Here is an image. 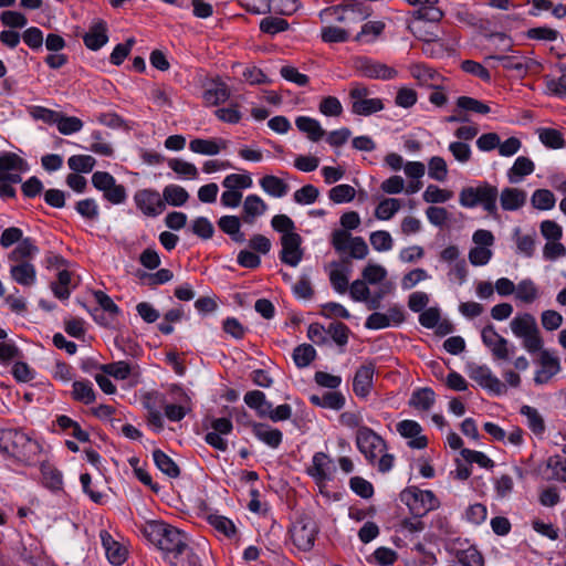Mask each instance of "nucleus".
Listing matches in <instances>:
<instances>
[{
	"instance_id": "1",
	"label": "nucleus",
	"mask_w": 566,
	"mask_h": 566,
	"mask_svg": "<svg viewBox=\"0 0 566 566\" xmlns=\"http://www.w3.org/2000/svg\"><path fill=\"white\" fill-rule=\"evenodd\" d=\"M140 532L163 552L164 559L171 566H200L199 557L189 546L187 534L181 530L163 521H147Z\"/></svg>"
},
{
	"instance_id": "2",
	"label": "nucleus",
	"mask_w": 566,
	"mask_h": 566,
	"mask_svg": "<svg viewBox=\"0 0 566 566\" xmlns=\"http://www.w3.org/2000/svg\"><path fill=\"white\" fill-rule=\"evenodd\" d=\"M0 452L24 465L40 462L42 444L19 428L0 429Z\"/></svg>"
},
{
	"instance_id": "3",
	"label": "nucleus",
	"mask_w": 566,
	"mask_h": 566,
	"mask_svg": "<svg viewBox=\"0 0 566 566\" xmlns=\"http://www.w3.org/2000/svg\"><path fill=\"white\" fill-rule=\"evenodd\" d=\"M342 229H336L331 234V244L339 253L348 252L350 258L363 260L368 254V245L364 238L353 237L349 231L356 230L360 224L359 213L356 211L344 212L339 218Z\"/></svg>"
},
{
	"instance_id": "4",
	"label": "nucleus",
	"mask_w": 566,
	"mask_h": 566,
	"mask_svg": "<svg viewBox=\"0 0 566 566\" xmlns=\"http://www.w3.org/2000/svg\"><path fill=\"white\" fill-rule=\"evenodd\" d=\"M499 190L488 181H482L475 187H464L459 195V202L464 208L481 206L490 216L497 213Z\"/></svg>"
},
{
	"instance_id": "5",
	"label": "nucleus",
	"mask_w": 566,
	"mask_h": 566,
	"mask_svg": "<svg viewBox=\"0 0 566 566\" xmlns=\"http://www.w3.org/2000/svg\"><path fill=\"white\" fill-rule=\"evenodd\" d=\"M370 90L360 82H352L348 91L350 112L358 116H370L385 108L381 98L370 97Z\"/></svg>"
},
{
	"instance_id": "6",
	"label": "nucleus",
	"mask_w": 566,
	"mask_h": 566,
	"mask_svg": "<svg viewBox=\"0 0 566 566\" xmlns=\"http://www.w3.org/2000/svg\"><path fill=\"white\" fill-rule=\"evenodd\" d=\"M400 500L415 517H422L440 506V501L431 490H420L418 486L405 489L400 493Z\"/></svg>"
},
{
	"instance_id": "7",
	"label": "nucleus",
	"mask_w": 566,
	"mask_h": 566,
	"mask_svg": "<svg viewBox=\"0 0 566 566\" xmlns=\"http://www.w3.org/2000/svg\"><path fill=\"white\" fill-rule=\"evenodd\" d=\"M356 446L370 464H374L378 455L386 450L385 440L368 427H360L357 430Z\"/></svg>"
},
{
	"instance_id": "8",
	"label": "nucleus",
	"mask_w": 566,
	"mask_h": 566,
	"mask_svg": "<svg viewBox=\"0 0 566 566\" xmlns=\"http://www.w3.org/2000/svg\"><path fill=\"white\" fill-rule=\"evenodd\" d=\"M318 528L315 521L308 516H302L290 528L293 544L303 552L313 548Z\"/></svg>"
},
{
	"instance_id": "9",
	"label": "nucleus",
	"mask_w": 566,
	"mask_h": 566,
	"mask_svg": "<svg viewBox=\"0 0 566 566\" xmlns=\"http://www.w3.org/2000/svg\"><path fill=\"white\" fill-rule=\"evenodd\" d=\"M134 202L137 209L146 217L155 218L166 209L165 201L155 189L137 190L134 195Z\"/></svg>"
},
{
	"instance_id": "10",
	"label": "nucleus",
	"mask_w": 566,
	"mask_h": 566,
	"mask_svg": "<svg viewBox=\"0 0 566 566\" xmlns=\"http://www.w3.org/2000/svg\"><path fill=\"white\" fill-rule=\"evenodd\" d=\"M356 69L365 77L382 81L392 80L398 74L394 67L367 56L356 60Z\"/></svg>"
},
{
	"instance_id": "11",
	"label": "nucleus",
	"mask_w": 566,
	"mask_h": 566,
	"mask_svg": "<svg viewBox=\"0 0 566 566\" xmlns=\"http://www.w3.org/2000/svg\"><path fill=\"white\" fill-rule=\"evenodd\" d=\"M172 397L166 400L164 409L168 420L178 422L192 411V398L186 391H171Z\"/></svg>"
},
{
	"instance_id": "12",
	"label": "nucleus",
	"mask_w": 566,
	"mask_h": 566,
	"mask_svg": "<svg viewBox=\"0 0 566 566\" xmlns=\"http://www.w3.org/2000/svg\"><path fill=\"white\" fill-rule=\"evenodd\" d=\"M538 369L535 373L534 381L537 386L546 385L560 371L559 358L549 350L543 349L536 360Z\"/></svg>"
},
{
	"instance_id": "13",
	"label": "nucleus",
	"mask_w": 566,
	"mask_h": 566,
	"mask_svg": "<svg viewBox=\"0 0 566 566\" xmlns=\"http://www.w3.org/2000/svg\"><path fill=\"white\" fill-rule=\"evenodd\" d=\"M281 244L280 260L290 266H296L303 258L302 237L298 233H285L281 237Z\"/></svg>"
},
{
	"instance_id": "14",
	"label": "nucleus",
	"mask_w": 566,
	"mask_h": 566,
	"mask_svg": "<svg viewBox=\"0 0 566 566\" xmlns=\"http://www.w3.org/2000/svg\"><path fill=\"white\" fill-rule=\"evenodd\" d=\"M483 344L492 352L496 359L506 360L510 357L507 340L502 337L492 324H488L481 332Z\"/></svg>"
},
{
	"instance_id": "15",
	"label": "nucleus",
	"mask_w": 566,
	"mask_h": 566,
	"mask_svg": "<svg viewBox=\"0 0 566 566\" xmlns=\"http://www.w3.org/2000/svg\"><path fill=\"white\" fill-rule=\"evenodd\" d=\"M108 42V25L106 21H94L83 35L84 45L91 51H98Z\"/></svg>"
},
{
	"instance_id": "16",
	"label": "nucleus",
	"mask_w": 566,
	"mask_h": 566,
	"mask_svg": "<svg viewBox=\"0 0 566 566\" xmlns=\"http://www.w3.org/2000/svg\"><path fill=\"white\" fill-rule=\"evenodd\" d=\"M468 376L483 389H501L503 384L496 378L485 365L470 364Z\"/></svg>"
},
{
	"instance_id": "17",
	"label": "nucleus",
	"mask_w": 566,
	"mask_h": 566,
	"mask_svg": "<svg viewBox=\"0 0 566 566\" xmlns=\"http://www.w3.org/2000/svg\"><path fill=\"white\" fill-rule=\"evenodd\" d=\"M397 431L405 438L411 439L408 446L412 449H423L428 446V439L420 436L422 428L413 420H402L397 424Z\"/></svg>"
},
{
	"instance_id": "18",
	"label": "nucleus",
	"mask_w": 566,
	"mask_h": 566,
	"mask_svg": "<svg viewBox=\"0 0 566 566\" xmlns=\"http://www.w3.org/2000/svg\"><path fill=\"white\" fill-rule=\"evenodd\" d=\"M251 430L254 437L272 449H277L283 441V433L277 428H272L268 423L252 422Z\"/></svg>"
},
{
	"instance_id": "19",
	"label": "nucleus",
	"mask_w": 566,
	"mask_h": 566,
	"mask_svg": "<svg viewBox=\"0 0 566 566\" xmlns=\"http://www.w3.org/2000/svg\"><path fill=\"white\" fill-rule=\"evenodd\" d=\"M229 142L223 138H195L189 143V149L192 153L205 155V156H216L221 150L227 149Z\"/></svg>"
},
{
	"instance_id": "20",
	"label": "nucleus",
	"mask_w": 566,
	"mask_h": 566,
	"mask_svg": "<svg viewBox=\"0 0 566 566\" xmlns=\"http://www.w3.org/2000/svg\"><path fill=\"white\" fill-rule=\"evenodd\" d=\"M556 67L560 75L558 77L545 75V90L548 95L566 98V57L558 62Z\"/></svg>"
},
{
	"instance_id": "21",
	"label": "nucleus",
	"mask_w": 566,
	"mask_h": 566,
	"mask_svg": "<svg viewBox=\"0 0 566 566\" xmlns=\"http://www.w3.org/2000/svg\"><path fill=\"white\" fill-rule=\"evenodd\" d=\"M310 401L317 407L340 410L345 406V397L340 391H318L310 396Z\"/></svg>"
},
{
	"instance_id": "22",
	"label": "nucleus",
	"mask_w": 566,
	"mask_h": 566,
	"mask_svg": "<svg viewBox=\"0 0 566 566\" xmlns=\"http://www.w3.org/2000/svg\"><path fill=\"white\" fill-rule=\"evenodd\" d=\"M101 539L106 552L107 559L111 564L119 566L127 558L126 548L118 542L114 541L106 531L101 532Z\"/></svg>"
},
{
	"instance_id": "23",
	"label": "nucleus",
	"mask_w": 566,
	"mask_h": 566,
	"mask_svg": "<svg viewBox=\"0 0 566 566\" xmlns=\"http://www.w3.org/2000/svg\"><path fill=\"white\" fill-rule=\"evenodd\" d=\"M17 264L11 265L10 275L11 279L22 286H32L36 281V270L31 262H15Z\"/></svg>"
},
{
	"instance_id": "24",
	"label": "nucleus",
	"mask_w": 566,
	"mask_h": 566,
	"mask_svg": "<svg viewBox=\"0 0 566 566\" xmlns=\"http://www.w3.org/2000/svg\"><path fill=\"white\" fill-rule=\"evenodd\" d=\"M526 192L517 188H504L500 195L501 207L505 211H514L525 205Z\"/></svg>"
},
{
	"instance_id": "25",
	"label": "nucleus",
	"mask_w": 566,
	"mask_h": 566,
	"mask_svg": "<svg viewBox=\"0 0 566 566\" xmlns=\"http://www.w3.org/2000/svg\"><path fill=\"white\" fill-rule=\"evenodd\" d=\"M39 252V248L35 245L34 240L30 237L23 238L17 247L9 253L8 259L12 262H30Z\"/></svg>"
},
{
	"instance_id": "26",
	"label": "nucleus",
	"mask_w": 566,
	"mask_h": 566,
	"mask_svg": "<svg viewBox=\"0 0 566 566\" xmlns=\"http://www.w3.org/2000/svg\"><path fill=\"white\" fill-rule=\"evenodd\" d=\"M327 454L324 452H316L312 459V467L307 469L308 475H311L318 485H322L326 480L329 479L327 467L329 463Z\"/></svg>"
},
{
	"instance_id": "27",
	"label": "nucleus",
	"mask_w": 566,
	"mask_h": 566,
	"mask_svg": "<svg viewBox=\"0 0 566 566\" xmlns=\"http://www.w3.org/2000/svg\"><path fill=\"white\" fill-rule=\"evenodd\" d=\"M230 97V88L224 82H217L213 86L206 88L202 99L206 106H218Z\"/></svg>"
},
{
	"instance_id": "28",
	"label": "nucleus",
	"mask_w": 566,
	"mask_h": 566,
	"mask_svg": "<svg viewBox=\"0 0 566 566\" xmlns=\"http://www.w3.org/2000/svg\"><path fill=\"white\" fill-rule=\"evenodd\" d=\"M297 129L307 135L312 142H318L324 135L325 130L322 128L319 122L308 116H298L295 119Z\"/></svg>"
},
{
	"instance_id": "29",
	"label": "nucleus",
	"mask_w": 566,
	"mask_h": 566,
	"mask_svg": "<svg viewBox=\"0 0 566 566\" xmlns=\"http://www.w3.org/2000/svg\"><path fill=\"white\" fill-rule=\"evenodd\" d=\"M510 325L513 334L518 338H522L538 328L535 317L530 313L515 316L511 321Z\"/></svg>"
},
{
	"instance_id": "30",
	"label": "nucleus",
	"mask_w": 566,
	"mask_h": 566,
	"mask_svg": "<svg viewBox=\"0 0 566 566\" xmlns=\"http://www.w3.org/2000/svg\"><path fill=\"white\" fill-rule=\"evenodd\" d=\"M407 4L412 7H420V17L431 21L438 22L443 18V12L436 7L438 0H403Z\"/></svg>"
},
{
	"instance_id": "31",
	"label": "nucleus",
	"mask_w": 566,
	"mask_h": 566,
	"mask_svg": "<svg viewBox=\"0 0 566 566\" xmlns=\"http://www.w3.org/2000/svg\"><path fill=\"white\" fill-rule=\"evenodd\" d=\"M261 188L270 196L282 198L289 192V185L281 178L266 175L260 179Z\"/></svg>"
},
{
	"instance_id": "32",
	"label": "nucleus",
	"mask_w": 566,
	"mask_h": 566,
	"mask_svg": "<svg viewBox=\"0 0 566 566\" xmlns=\"http://www.w3.org/2000/svg\"><path fill=\"white\" fill-rule=\"evenodd\" d=\"M535 170L534 163L524 156H520L515 159L513 166L507 171V178L511 182H517L522 178L533 174Z\"/></svg>"
},
{
	"instance_id": "33",
	"label": "nucleus",
	"mask_w": 566,
	"mask_h": 566,
	"mask_svg": "<svg viewBox=\"0 0 566 566\" xmlns=\"http://www.w3.org/2000/svg\"><path fill=\"white\" fill-rule=\"evenodd\" d=\"M268 209V205L258 195H249L243 203L244 221L252 223L253 219L263 214Z\"/></svg>"
},
{
	"instance_id": "34",
	"label": "nucleus",
	"mask_w": 566,
	"mask_h": 566,
	"mask_svg": "<svg viewBox=\"0 0 566 566\" xmlns=\"http://www.w3.org/2000/svg\"><path fill=\"white\" fill-rule=\"evenodd\" d=\"M156 467L169 478L176 479L180 475V469L176 462L160 449L153 452Z\"/></svg>"
},
{
	"instance_id": "35",
	"label": "nucleus",
	"mask_w": 566,
	"mask_h": 566,
	"mask_svg": "<svg viewBox=\"0 0 566 566\" xmlns=\"http://www.w3.org/2000/svg\"><path fill=\"white\" fill-rule=\"evenodd\" d=\"M41 473L45 488L54 492L61 491L63 489V475L60 470L50 463H42Z\"/></svg>"
},
{
	"instance_id": "36",
	"label": "nucleus",
	"mask_w": 566,
	"mask_h": 566,
	"mask_svg": "<svg viewBox=\"0 0 566 566\" xmlns=\"http://www.w3.org/2000/svg\"><path fill=\"white\" fill-rule=\"evenodd\" d=\"M189 199L188 191L178 185H168L163 190V200L174 207L184 206Z\"/></svg>"
},
{
	"instance_id": "37",
	"label": "nucleus",
	"mask_w": 566,
	"mask_h": 566,
	"mask_svg": "<svg viewBox=\"0 0 566 566\" xmlns=\"http://www.w3.org/2000/svg\"><path fill=\"white\" fill-rule=\"evenodd\" d=\"M538 138L545 147L551 149H560L565 146V138L563 134L555 128H539Z\"/></svg>"
},
{
	"instance_id": "38",
	"label": "nucleus",
	"mask_w": 566,
	"mask_h": 566,
	"mask_svg": "<svg viewBox=\"0 0 566 566\" xmlns=\"http://www.w3.org/2000/svg\"><path fill=\"white\" fill-rule=\"evenodd\" d=\"M486 59L488 60H496L502 63V66L505 70H514L518 74H525L527 72V65L522 56L492 54V55H489Z\"/></svg>"
},
{
	"instance_id": "39",
	"label": "nucleus",
	"mask_w": 566,
	"mask_h": 566,
	"mask_svg": "<svg viewBox=\"0 0 566 566\" xmlns=\"http://www.w3.org/2000/svg\"><path fill=\"white\" fill-rule=\"evenodd\" d=\"M521 415L526 417L527 426L536 436H542L545 431V422L538 411L530 406H522L520 410Z\"/></svg>"
},
{
	"instance_id": "40",
	"label": "nucleus",
	"mask_w": 566,
	"mask_h": 566,
	"mask_svg": "<svg viewBox=\"0 0 566 566\" xmlns=\"http://www.w3.org/2000/svg\"><path fill=\"white\" fill-rule=\"evenodd\" d=\"M401 208V202L396 198H385L375 209V217L378 220L391 219Z\"/></svg>"
},
{
	"instance_id": "41",
	"label": "nucleus",
	"mask_w": 566,
	"mask_h": 566,
	"mask_svg": "<svg viewBox=\"0 0 566 566\" xmlns=\"http://www.w3.org/2000/svg\"><path fill=\"white\" fill-rule=\"evenodd\" d=\"M290 28V24L287 22V20L283 19V18H279V17H266V18H263L260 22V30L265 33V34H269L271 36H274L281 32H284L286 30H289Z\"/></svg>"
},
{
	"instance_id": "42",
	"label": "nucleus",
	"mask_w": 566,
	"mask_h": 566,
	"mask_svg": "<svg viewBox=\"0 0 566 566\" xmlns=\"http://www.w3.org/2000/svg\"><path fill=\"white\" fill-rule=\"evenodd\" d=\"M71 276L70 271L62 270L57 273V281L51 283V290L56 298L67 300L70 297L71 291L69 285L71 283Z\"/></svg>"
},
{
	"instance_id": "43",
	"label": "nucleus",
	"mask_w": 566,
	"mask_h": 566,
	"mask_svg": "<svg viewBox=\"0 0 566 566\" xmlns=\"http://www.w3.org/2000/svg\"><path fill=\"white\" fill-rule=\"evenodd\" d=\"M411 76L418 81L419 85L432 86L439 74L424 64H415L410 69Z\"/></svg>"
},
{
	"instance_id": "44",
	"label": "nucleus",
	"mask_w": 566,
	"mask_h": 566,
	"mask_svg": "<svg viewBox=\"0 0 566 566\" xmlns=\"http://www.w3.org/2000/svg\"><path fill=\"white\" fill-rule=\"evenodd\" d=\"M209 524L220 534H223L226 537L231 538L237 533V527L233 522L222 515L210 514L208 516Z\"/></svg>"
},
{
	"instance_id": "45",
	"label": "nucleus",
	"mask_w": 566,
	"mask_h": 566,
	"mask_svg": "<svg viewBox=\"0 0 566 566\" xmlns=\"http://www.w3.org/2000/svg\"><path fill=\"white\" fill-rule=\"evenodd\" d=\"M375 367L371 363L361 365L355 373L353 389H367L371 386Z\"/></svg>"
},
{
	"instance_id": "46",
	"label": "nucleus",
	"mask_w": 566,
	"mask_h": 566,
	"mask_svg": "<svg viewBox=\"0 0 566 566\" xmlns=\"http://www.w3.org/2000/svg\"><path fill=\"white\" fill-rule=\"evenodd\" d=\"M434 401V391H413L408 403L418 411H428Z\"/></svg>"
},
{
	"instance_id": "47",
	"label": "nucleus",
	"mask_w": 566,
	"mask_h": 566,
	"mask_svg": "<svg viewBox=\"0 0 566 566\" xmlns=\"http://www.w3.org/2000/svg\"><path fill=\"white\" fill-rule=\"evenodd\" d=\"M99 369L109 377L119 380L127 379L132 373L130 365L124 360L101 365Z\"/></svg>"
},
{
	"instance_id": "48",
	"label": "nucleus",
	"mask_w": 566,
	"mask_h": 566,
	"mask_svg": "<svg viewBox=\"0 0 566 566\" xmlns=\"http://www.w3.org/2000/svg\"><path fill=\"white\" fill-rule=\"evenodd\" d=\"M244 402L250 408L255 409L262 418L265 417L266 410L270 408V401L265 399L263 391H247Z\"/></svg>"
},
{
	"instance_id": "49",
	"label": "nucleus",
	"mask_w": 566,
	"mask_h": 566,
	"mask_svg": "<svg viewBox=\"0 0 566 566\" xmlns=\"http://www.w3.org/2000/svg\"><path fill=\"white\" fill-rule=\"evenodd\" d=\"M355 196V188L347 184L337 185L328 191V198L334 203L350 202Z\"/></svg>"
},
{
	"instance_id": "50",
	"label": "nucleus",
	"mask_w": 566,
	"mask_h": 566,
	"mask_svg": "<svg viewBox=\"0 0 566 566\" xmlns=\"http://www.w3.org/2000/svg\"><path fill=\"white\" fill-rule=\"evenodd\" d=\"M316 350L310 344L298 345L293 350V360L297 367H307L315 358Z\"/></svg>"
},
{
	"instance_id": "51",
	"label": "nucleus",
	"mask_w": 566,
	"mask_h": 566,
	"mask_svg": "<svg viewBox=\"0 0 566 566\" xmlns=\"http://www.w3.org/2000/svg\"><path fill=\"white\" fill-rule=\"evenodd\" d=\"M95 164V158L90 155H73L67 160L71 170L83 174L91 172Z\"/></svg>"
},
{
	"instance_id": "52",
	"label": "nucleus",
	"mask_w": 566,
	"mask_h": 566,
	"mask_svg": "<svg viewBox=\"0 0 566 566\" xmlns=\"http://www.w3.org/2000/svg\"><path fill=\"white\" fill-rule=\"evenodd\" d=\"M350 329L342 322H333L327 327V335L339 346L344 347L348 343Z\"/></svg>"
},
{
	"instance_id": "53",
	"label": "nucleus",
	"mask_w": 566,
	"mask_h": 566,
	"mask_svg": "<svg viewBox=\"0 0 566 566\" xmlns=\"http://www.w3.org/2000/svg\"><path fill=\"white\" fill-rule=\"evenodd\" d=\"M385 30V23L381 21H369L361 27L356 40L360 42H371Z\"/></svg>"
},
{
	"instance_id": "54",
	"label": "nucleus",
	"mask_w": 566,
	"mask_h": 566,
	"mask_svg": "<svg viewBox=\"0 0 566 566\" xmlns=\"http://www.w3.org/2000/svg\"><path fill=\"white\" fill-rule=\"evenodd\" d=\"M457 107L462 111L472 112V113L482 114V115L489 114L491 111L489 105H486L485 103H483L479 99L470 97V96L458 97Z\"/></svg>"
},
{
	"instance_id": "55",
	"label": "nucleus",
	"mask_w": 566,
	"mask_h": 566,
	"mask_svg": "<svg viewBox=\"0 0 566 566\" xmlns=\"http://www.w3.org/2000/svg\"><path fill=\"white\" fill-rule=\"evenodd\" d=\"M515 292L516 298L524 303L534 302L538 294L535 283L530 279L522 280L515 287Z\"/></svg>"
},
{
	"instance_id": "56",
	"label": "nucleus",
	"mask_w": 566,
	"mask_h": 566,
	"mask_svg": "<svg viewBox=\"0 0 566 566\" xmlns=\"http://www.w3.org/2000/svg\"><path fill=\"white\" fill-rule=\"evenodd\" d=\"M428 175L437 181H444L448 177V166L440 156H433L428 163Z\"/></svg>"
},
{
	"instance_id": "57",
	"label": "nucleus",
	"mask_w": 566,
	"mask_h": 566,
	"mask_svg": "<svg viewBox=\"0 0 566 566\" xmlns=\"http://www.w3.org/2000/svg\"><path fill=\"white\" fill-rule=\"evenodd\" d=\"M520 228L514 230L515 243L517 252L526 258H532L535 252V237L534 235H521Z\"/></svg>"
},
{
	"instance_id": "58",
	"label": "nucleus",
	"mask_w": 566,
	"mask_h": 566,
	"mask_svg": "<svg viewBox=\"0 0 566 566\" xmlns=\"http://www.w3.org/2000/svg\"><path fill=\"white\" fill-rule=\"evenodd\" d=\"M252 184L253 181L249 174H231L222 181V186L231 190L247 189L252 187Z\"/></svg>"
},
{
	"instance_id": "59",
	"label": "nucleus",
	"mask_w": 566,
	"mask_h": 566,
	"mask_svg": "<svg viewBox=\"0 0 566 566\" xmlns=\"http://www.w3.org/2000/svg\"><path fill=\"white\" fill-rule=\"evenodd\" d=\"M369 241L371 247L378 251H389L392 249L394 241L388 231L378 230L370 233Z\"/></svg>"
},
{
	"instance_id": "60",
	"label": "nucleus",
	"mask_w": 566,
	"mask_h": 566,
	"mask_svg": "<svg viewBox=\"0 0 566 566\" xmlns=\"http://www.w3.org/2000/svg\"><path fill=\"white\" fill-rule=\"evenodd\" d=\"M321 38L325 43H344L349 39V34L345 29L327 25L322 28Z\"/></svg>"
},
{
	"instance_id": "61",
	"label": "nucleus",
	"mask_w": 566,
	"mask_h": 566,
	"mask_svg": "<svg viewBox=\"0 0 566 566\" xmlns=\"http://www.w3.org/2000/svg\"><path fill=\"white\" fill-rule=\"evenodd\" d=\"M452 196V191L441 189L436 185H429L422 195L423 200L429 203H442L450 200Z\"/></svg>"
},
{
	"instance_id": "62",
	"label": "nucleus",
	"mask_w": 566,
	"mask_h": 566,
	"mask_svg": "<svg viewBox=\"0 0 566 566\" xmlns=\"http://www.w3.org/2000/svg\"><path fill=\"white\" fill-rule=\"evenodd\" d=\"M532 203L539 210H549L555 206V196L551 190L537 189L532 196Z\"/></svg>"
},
{
	"instance_id": "63",
	"label": "nucleus",
	"mask_w": 566,
	"mask_h": 566,
	"mask_svg": "<svg viewBox=\"0 0 566 566\" xmlns=\"http://www.w3.org/2000/svg\"><path fill=\"white\" fill-rule=\"evenodd\" d=\"M318 109L325 116L337 117L343 113V105L337 97L326 96L321 99Z\"/></svg>"
},
{
	"instance_id": "64",
	"label": "nucleus",
	"mask_w": 566,
	"mask_h": 566,
	"mask_svg": "<svg viewBox=\"0 0 566 566\" xmlns=\"http://www.w3.org/2000/svg\"><path fill=\"white\" fill-rule=\"evenodd\" d=\"M192 232L202 240H209L214 234L213 224L206 217H198L192 221Z\"/></svg>"
}]
</instances>
